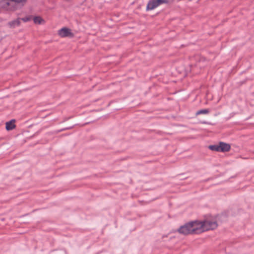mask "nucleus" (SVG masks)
<instances>
[{
	"label": "nucleus",
	"instance_id": "nucleus-1",
	"mask_svg": "<svg viewBox=\"0 0 254 254\" xmlns=\"http://www.w3.org/2000/svg\"><path fill=\"white\" fill-rule=\"evenodd\" d=\"M218 226L214 220H205L202 221H193L185 224L178 229V232L184 235L198 234L203 232L214 230Z\"/></svg>",
	"mask_w": 254,
	"mask_h": 254
},
{
	"label": "nucleus",
	"instance_id": "nucleus-2",
	"mask_svg": "<svg viewBox=\"0 0 254 254\" xmlns=\"http://www.w3.org/2000/svg\"><path fill=\"white\" fill-rule=\"evenodd\" d=\"M169 0H149L147 3L146 10H151L158 6L163 4L167 3L169 2Z\"/></svg>",
	"mask_w": 254,
	"mask_h": 254
},
{
	"label": "nucleus",
	"instance_id": "nucleus-3",
	"mask_svg": "<svg viewBox=\"0 0 254 254\" xmlns=\"http://www.w3.org/2000/svg\"><path fill=\"white\" fill-rule=\"evenodd\" d=\"M58 34L61 37H72L73 36V34L71 32V30L67 27H63L60 29Z\"/></svg>",
	"mask_w": 254,
	"mask_h": 254
},
{
	"label": "nucleus",
	"instance_id": "nucleus-4",
	"mask_svg": "<svg viewBox=\"0 0 254 254\" xmlns=\"http://www.w3.org/2000/svg\"><path fill=\"white\" fill-rule=\"evenodd\" d=\"M219 152H227L230 150L231 148V146L229 144L223 142H220L219 143Z\"/></svg>",
	"mask_w": 254,
	"mask_h": 254
},
{
	"label": "nucleus",
	"instance_id": "nucleus-5",
	"mask_svg": "<svg viewBox=\"0 0 254 254\" xmlns=\"http://www.w3.org/2000/svg\"><path fill=\"white\" fill-rule=\"evenodd\" d=\"M15 120H11L9 122L6 123V129L7 130H10L13 129L15 127V125H14Z\"/></svg>",
	"mask_w": 254,
	"mask_h": 254
},
{
	"label": "nucleus",
	"instance_id": "nucleus-6",
	"mask_svg": "<svg viewBox=\"0 0 254 254\" xmlns=\"http://www.w3.org/2000/svg\"><path fill=\"white\" fill-rule=\"evenodd\" d=\"M20 24V21L19 19H15L11 21H9L8 23V25L10 28H13L16 26H18Z\"/></svg>",
	"mask_w": 254,
	"mask_h": 254
},
{
	"label": "nucleus",
	"instance_id": "nucleus-7",
	"mask_svg": "<svg viewBox=\"0 0 254 254\" xmlns=\"http://www.w3.org/2000/svg\"><path fill=\"white\" fill-rule=\"evenodd\" d=\"M33 21L35 23L39 24H41L45 22L44 20L42 17L38 16L34 17Z\"/></svg>",
	"mask_w": 254,
	"mask_h": 254
},
{
	"label": "nucleus",
	"instance_id": "nucleus-8",
	"mask_svg": "<svg viewBox=\"0 0 254 254\" xmlns=\"http://www.w3.org/2000/svg\"><path fill=\"white\" fill-rule=\"evenodd\" d=\"M208 148L212 151L219 152V146L218 144L211 145L208 146Z\"/></svg>",
	"mask_w": 254,
	"mask_h": 254
},
{
	"label": "nucleus",
	"instance_id": "nucleus-9",
	"mask_svg": "<svg viewBox=\"0 0 254 254\" xmlns=\"http://www.w3.org/2000/svg\"><path fill=\"white\" fill-rule=\"evenodd\" d=\"M209 113V109H202V110H200L196 112V115L207 114H208Z\"/></svg>",
	"mask_w": 254,
	"mask_h": 254
},
{
	"label": "nucleus",
	"instance_id": "nucleus-10",
	"mask_svg": "<svg viewBox=\"0 0 254 254\" xmlns=\"http://www.w3.org/2000/svg\"><path fill=\"white\" fill-rule=\"evenodd\" d=\"M11 0L13 2H16L18 3H21L23 5L24 4H25L27 1V0Z\"/></svg>",
	"mask_w": 254,
	"mask_h": 254
},
{
	"label": "nucleus",
	"instance_id": "nucleus-11",
	"mask_svg": "<svg viewBox=\"0 0 254 254\" xmlns=\"http://www.w3.org/2000/svg\"><path fill=\"white\" fill-rule=\"evenodd\" d=\"M72 128V127H67L64 128H62V129L58 130V132H60L64 131V130L70 129H71Z\"/></svg>",
	"mask_w": 254,
	"mask_h": 254
},
{
	"label": "nucleus",
	"instance_id": "nucleus-12",
	"mask_svg": "<svg viewBox=\"0 0 254 254\" xmlns=\"http://www.w3.org/2000/svg\"><path fill=\"white\" fill-rule=\"evenodd\" d=\"M24 22H27L31 20V18L30 17H25L21 19Z\"/></svg>",
	"mask_w": 254,
	"mask_h": 254
},
{
	"label": "nucleus",
	"instance_id": "nucleus-13",
	"mask_svg": "<svg viewBox=\"0 0 254 254\" xmlns=\"http://www.w3.org/2000/svg\"><path fill=\"white\" fill-rule=\"evenodd\" d=\"M6 4H7V5H9V4H10V3H9V2H7V3H6Z\"/></svg>",
	"mask_w": 254,
	"mask_h": 254
}]
</instances>
